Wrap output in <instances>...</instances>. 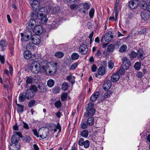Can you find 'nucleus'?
I'll return each instance as SVG.
<instances>
[{
  "instance_id": "f257e3e1",
  "label": "nucleus",
  "mask_w": 150,
  "mask_h": 150,
  "mask_svg": "<svg viewBox=\"0 0 150 150\" xmlns=\"http://www.w3.org/2000/svg\"><path fill=\"white\" fill-rule=\"evenodd\" d=\"M41 65L37 61L32 62L30 66V70L32 73L37 74L39 72L45 73L49 75H53L56 72L57 64L54 62L51 63L46 60L41 59Z\"/></svg>"
},
{
  "instance_id": "f03ea898",
  "label": "nucleus",
  "mask_w": 150,
  "mask_h": 150,
  "mask_svg": "<svg viewBox=\"0 0 150 150\" xmlns=\"http://www.w3.org/2000/svg\"><path fill=\"white\" fill-rule=\"evenodd\" d=\"M19 138L15 135H13L11 138V142L9 148L10 150H18L20 147L19 143Z\"/></svg>"
},
{
  "instance_id": "7ed1b4c3",
  "label": "nucleus",
  "mask_w": 150,
  "mask_h": 150,
  "mask_svg": "<svg viewBox=\"0 0 150 150\" xmlns=\"http://www.w3.org/2000/svg\"><path fill=\"white\" fill-rule=\"evenodd\" d=\"M94 103L90 102L86 106V110L87 112L84 113V116L86 117L93 116L95 114L96 110L93 108Z\"/></svg>"
},
{
  "instance_id": "20e7f679",
  "label": "nucleus",
  "mask_w": 150,
  "mask_h": 150,
  "mask_svg": "<svg viewBox=\"0 0 150 150\" xmlns=\"http://www.w3.org/2000/svg\"><path fill=\"white\" fill-rule=\"evenodd\" d=\"M29 91L26 90L25 92H23L20 93L19 96V100L21 102H24L26 100V99H30L32 98V95L30 94V93H29L30 92Z\"/></svg>"
},
{
  "instance_id": "39448f33",
  "label": "nucleus",
  "mask_w": 150,
  "mask_h": 150,
  "mask_svg": "<svg viewBox=\"0 0 150 150\" xmlns=\"http://www.w3.org/2000/svg\"><path fill=\"white\" fill-rule=\"evenodd\" d=\"M122 67L124 69H128L131 65V62L129 60L127 57H124L122 58Z\"/></svg>"
},
{
  "instance_id": "423d86ee",
  "label": "nucleus",
  "mask_w": 150,
  "mask_h": 150,
  "mask_svg": "<svg viewBox=\"0 0 150 150\" xmlns=\"http://www.w3.org/2000/svg\"><path fill=\"white\" fill-rule=\"evenodd\" d=\"M79 52L82 54H86L88 51L87 46L84 44H83L80 45L79 48Z\"/></svg>"
},
{
  "instance_id": "0eeeda50",
  "label": "nucleus",
  "mask_w": 150,
  "mask_h": 150,
  "mask_svg": "<svg viewBox=\"0 0 150 150\" xmlns=\"http://www.w3.org/2000/svg\"><path fill=\"white\" fill-rule=\"evenodd\" d=\"M90 6L89 4L87 3H85L83 4V7L80 8L79 11L81 13L85 14L86 13L87 10L89 9Z\"/></svg>"
},
{
  "instance_id": "6e6552de",
  "label": "nucleus",
  "mask_w": 150,
  "mask_h": 150,
  "mask_svg": "<svg viewBox=\"0 0 150 150\" xmlns=\"http://www.w3.org/2000/svg\"><path fill=\"white\" fill-rule=\"evenodd\" d=\"M139 0H132L129 2V7L132 9L136 8L138 6L139 2Z\"/></svg>"
},
{
  "instance_id": "1a4fd4ad",
  "label": "nucleus",
  "mask_w": 150,
  "mask_h": 150,
  "mask_svg": "<svg viewBox=\"0 0 150 150\" xmlns=\"http://www.w3.org/2000/svg\"><path fill=\"white\" fill-rule=\"evenodd\" d=\"M65 78V79L70 82L72 85H73L74 83L75 77L73 76L71 73H69Z\"/></svg>"
},
{
  "instance_id": "9d476101",
  "label": "nucleus",
  "mask_w": 150,
  "mask_h": 150,
  "mask_svg": "<svg viewBox=\"0 0 150 150\" xmlns=\"http://www.w3.org/2000/svg\"><path fill=\"white\" fill-rule=\"evenodd\" d=\"M33 38H31V40L33 44L36 45H38L39 44L40 42V37L38 35H36L33 36Z\"/></svg>"
},
{
  "instance_id": "9b49d317",
  "label": "nucleus",
  "mask_w": 150,
  "mask_h": 150,
  "mask_svg": "<svg viewBox=\"0 0 150 150\" xmlns=\"http://www.w3.org/2000/svg\"><path fill=\"white\" fill-rule=\"evenodd\" d=\"M112 85V82L110 80L106 81L103 86V88L105 91H108Z\"/></svg>"
},
{
  "instance_id": "f8f14e48",
  "label": "nucleus",
  "mask_w": 150,
  "mask_h": 150,
  "mask_svg": "<svg viewBox=\"0 0 150 150\" xmlns=\"http://www.w3.org/2000/svg\"><path fill=\"white\" fill-rule=\"evenodd\" d=\"M33 31L35 33H37V35H38V34H40L42 32V28L40 25H36L33 29Z\"/></svg>"
},
{
  "instance_id": "ddd939ff",
  "label": "nucleus",
  "mask_w": 150,
  "mask_h": 150,
  "mask_svg": "<svg viewBox=\"0 0 150 150\" xmlns=\"http://www.w3.org/2000/svg\"><path fill=\"white\" fill-rule=\"evenodd\" d=\"M40 23L41 24H45L48 20V19L46 15H40L39 18Z\"/></svg>"
},
{
  "instance_id": "4468645a",
  "label": "nucleus",
  "mask_w": 150,
  "mask_h": 150,
  "mask_svg": "<svg viewBox=\"0 0 150 150\" xmlns=\"http://www.w3.org/2000/svg\"><path fill=\"white\" fill-rule=\"evenodd\" d=\"M31 6L33 9L37 10L40 7L39 2L36 0H34L32 2Z\"/></svg>"
},
{
  "instance_id": "2eb2a0df",
  "label": "nucleus",
  "mask_w": 150,
  "mask_h": 150,
  "mask_svg": "<svg viewBox=\"0 0 150 150\" xmlns=\"http://www.w3.org/2000/svg\"><path fill=\"white\" fill-rule=\"evenodd\" d=\"M37 11V10H35L34 12L32 13L31 15V19H33V20H38L39 18L40 14H38Z\"/></svg>"
},
{
  "instance_id": "dca6fc26",
  "label": "nucleus",
  "mask_w": 150,
  "mask_h": 150,
  "mask_svg": "<svg viewBox=\"0 0 150 150\" xmlns=\"http://www.w3.org/2000/svg\"><path fill=\"white\" fill-rule=\"evenodd\" d=\"M27 25L29 28L33 29L35 26H36V21L35 20L30 19L28 23H27Z\"/></svg>"
},
{
  "instance_id": "f3484780",
  "label": "nucleus",
  "mask_w": 150,
  "mask_h": 150,
  "mask_svg": "<svg viewBox=\"0 0 150 150\" xmlns=\"http://www.w3.org/2000/svg\"><path fill=\"white\" fill-rule=\"evenodd\" d=\"M26 90H30V92H29V93H30V94L32 95V98L33 96V93L37 91L38 90L36 86L34 85H31L30 86L29 89ZM28 93L29 94H30L29 93Z\"/></svg>"
},
{
  "instance_id": "a211bd4d",
  "label": "nucleus",
  "mask_w": 150,
  "mask_h": 150,
  "mask_svg": "<svg viewBox=\"0 0 150 150\" xmlns=\"http://www.w3.org/2000/svg\"><path fill=\"white\" fill-rule=\"evenodd\" d=\"M113 34L111 31H109L106 34L105 38V40L110 41L113 37Z\"/></svg>"
},
{
  "instance_id": "6ab92c4d",
  "label": "nucleus",
  "mask_w": 150,
  "mask_h": 150,
  "mask_svg": "<svg viewBox=\"0 0 150 150\" xmlns=\"http://www.w3.org/2000/svg\"><path fill=\"white\" fill-rule=\"evenodd\" d=\"M120 78L119 75L118 73H116L113 74L111 77V80L113 82L117 81Z\"/></svg>"
},
{
  "instance_id": "aec40b11",
  "label": "nucleus",
  "mask_w": 150,
  "mask_h": 150,
  "mask_svg": "<svg viewBox=\"0 0 150 150\" xmlns=\"http://www.w3.org/2000/svg\"><path fill=\"white\" fill-rule=\"evenodd\" d=\"M7 45V43L6 41L4 40H1L0 41V47L2 51L5 50V47Z\"/></svg>"
},
{
  "instance_id": "412c9836",
  "label": "nucleus",
  "mask_w": 150,
  "mask_h": 150,
  "mask_svg": "<svg viewBox=\"0 0 150 150\" xmlns=\"http://www.w3.org/2000/svg\"><path fill=\"white\" fill-rule=\"evenodd\" d=\"M38 91L41 93H43L47 90L45 86L43 84L39 85L38 86Z\"/></svg>"
},
{
  "instance_id": "4be33fe9",
  "label": "nucleus",
  "mask_w": 150,
  "mask_h": 150,
  "mask_svg": "<svg viewBox=\"0 0 150 150\" xmlns=\"http://www.w3.org/2000/svg\"><path fill=\"white\" fill-rule=\"evenodd\" d=\"M20 35L22 37L21 38V41H22V38L24 36V35H26L28 36H30L31 37H32V35L31 31L28 29L26 30L24 33H21Z\"/></svg>"
},
{
  "instance_id": "5701e85b",
  "label": "nucleus",
  "mask_w": 150,
  "mask_h": 150,
  "mask_svg": "<svg viewBox=\"0 0 150 150\" xmlns=\"http://www.w3.org/2000/svg\"><path fill=\"white\" fill-rule=\"evenodd\" d=\"M99 95L98 92H96L94 93L91 97L90 100L92 101H95L98 98Z\"/></svg>"
},
{
  "instance_id": "b1692460",
  "label": "nucleus",
  "mask_w": 150,
  "mask_h": 150,
  "mask_svg": "<svg viewBox=\"0 0 150 150\" xmlns=\"http://www.w3.org/2000/svg\"><path fill=\"white\" fill-rule=\"evenodd\" d=\"M17 105L18 106L17 109V110L18 112L21 114L24 111V106L21 105L19 104H17L16 102Z\"/></svg>"
},
{
  "instance_id": "393cba45",
  "label": "nucleus",
  "mask_w": 150,
  "mask_h": 150,
  "mask_svg": "<svg viewBox=\"0 0 150 150\" xmlns=\"http://www.w3.org/2000/svg\"><path fill=\"white\" fill-rule=\"evenodd\" d=\"M105 68L103 67H100L98 69V73L100 75H103L105 73Z\"/></svg>"
},
{
  "instance_id": "a878e982",
  "label": "nucleus",
  "mask_w": 150,
  "mask_h": 150,
  "mask_svg": "<svg viewBox=\"0 0 150 150\" xmlns=\"http://www.w3.org/2000/svg\"><path fill=\"white\" fill-rule=\"evenodd\" d=\"M23 55L24 58L26 59H30L31 56V53L29 50L25 52Z\"/></svg>"
},
{
  "instance_id": "bb28decb",
  "label": "nucleus",
  "mask_w": 150,
  "mask_h": 150,
  "mask_svg": "<svg viewBox=\"0 0 150 150\" xmlns=\"http://www.w3.org/2000/svg\"><path fill=\"white\" fill-rule=\"evenodd\" d=\"M94 118L93 117H90L88 118L87 121V124L88 126H91L94 124Z\"/></svg>"
},
{
  "instance_id": "cd10ccee",
  "label": "nucleus",
  "mask_w": 150,
  "mask_h": 150,
  "mask_svg": "<svg viewBox=\"0 0 150 150\" xmlns=\"http://www.w3.org/2000/svg\"><path fill=\"white\" fill-rule=\"evenodd\" d=\"M69 85L67 82H64L62 84V89L64 91H67Z\"/></svg>"
},
{
  "instance_id": "c85d7f7f",
  "label": "nucleus",
  "mask_w": 150,
  "mask_h": 150,
  "mask_svg": "<svg viewBox=\"0 0 150 150\" xmlns=\"http://www.w3.org/2000/svg\"><path fill=\"white\" fill-rule=\"evenodd\" d=\"M46 8L45 7L40 8L38 11V14H40V15H46Z\"/></svg>"
},
{
  "instance_id": "c756f323",
  "label": "nucleus",
  "mask_w": 150,
  "mask_h": 150,
  "mask_svg": "<svg viewBox=\"0 0 150 150\" xmlns=\"http://www.w3.org/2000/svg\"><path fill=\"white\" fill-rule=\"evenodd\" d=\"M37 55L34 54H33L32 55H31V58L32 60L33 61H38V62H41V61H42V59L41 58H37Z\"/></svg>"
},
{
  "instance_id": "7c9ffc66",
  "label": "nucleus",
  "mask_w": 150,
  "mask_h": 150,
  "mask_svg": "<svg viewBox=\"0 0 150 150\" xmlns=\"http://www.w3.org/2000/svg\"><path fill=\"white\" fill-rule=\"evenodd\" d=\"M33 46L34 45L32 42H29L26 46V49L29 50H31L33 49Z\"/></svg>"
},
{
  "instance_id": "2f4dec72",
  "label": "nucleus",
  "mask_w": 150,
  "mask_h": 150,
  "mask_svg": "<svg viewBox=\"0 0 150 150\" xmlns=\"http://www.w3.org/2000/svg\"><path fill=\"white\" fill-rule=\"evenodd\" d=\"M79 54L76 53H73L71 55V58L73 60H76L79 57Z\"/></svg>"
},
{
  "instance_id": "473e14b6",
  "label": "nucleus",
  "mask_w": 150,
  "mask_h": 150,
  "mask_svg": "<svg viewBox=\"0 0 150 150\" xmlns=\"http://www.w3.org/2000/svg\"><path fill=\"white\" fill-rule=\"evenodd\" d=\"M64 55V53L61 52H56L54 54L55 56L57 58H61Z\"/></svg>"
},
{
  "instance_id": "72a5a7b5",
  "label": "nucleus",
  "mask_w": 150,
  "mask_h": 150,
  "mask_svg": "<svg viewBox=\"0 0 150 150\" xmlns=\"http://www.w3.org/2000/svg\"><path fill=\"white\" fill-rule=\"evenodd\" d=\"M81 135L84 137L87 138L88 135V131L87 130H83L81 132Z\"/></svg>"
},
{
  "instance_id": "f704fd0d",
  "label": "nucleus",
  "mask_w": 150,
  "mask_h": 150,
  "mask_svg": "<svg viewBox=\"0 0 150 150\" xmlns=\"http://www.w3.org/2000/svg\"><path fill=\"white\" fill-rule=\"evenodd\" d=\"M114 45L113 44H111L108 46L107 50L109 52H112L114 50Z\"/></svg>"
},
{
  "instance_id": "c9c22d12",
  "label": "nucleus",
  "mask_w": 150,
  "mask_h": 150,
  "mask_svg": "<svg viewBox=\"0 0 150 150\" xmlns=\"http://www.w3.org/2000/svg\"><path fill=\"white\" fill-rule=\"evenodd\" d=\"M54 82L52 79H50L47 81V85L50 87H52L54 85Z\"/></svg>"
},
{
  "instance_id": "e433bc0d",
  "label": "nucleus",
  "mask_w": 150,
  "mask_h": 150,
  "mask_svg": "<svg viewBox=\"0 0 150 150\" xmlns=\"http://www.w3.org/2000/svg\"><path fill=\"white\" fill-rule=\"evenodd\" d=\"M127 46L126 45H122L119 50V51L121 53L125 52L127 49Z\"/></svg>"
},
{
  "instance_id": "4c0bfd02",
  "label": "nucleus",
  "mask_w": 150,
  "mask_h": 150,
  "mask_svg": "<svg viewBox=\"0 0 150 150\" xmlns=\"http://www.w3.org/2000/svg\"><path fill=\"white\" fill-rule=\"evenodd\" d=\"M23 139L24 142L28 143L31 140V138L30 136L26 135L23 137Z\"/></svg>"
},
{
  "instance_id": "58836bf2",
  "label": "nucleus",
  "mask_w": 150,
  "mask_h": 150,
  "mask_svg": "<svg viewBox=\"0 0 150 150\" xmlns=\"http://www.w3.org/2000/svg\"><path fill=\"white\" fill-rule=\"evenodd\" d=\"M144 51L141 49L139 50L137 52V55L138 58H141L144 54Z\"/></svg>"
},
{
  "instance_id": "ea45409f",
  "label": "nucleus",
  "mask_w": 150,
  "mask_h": 150,
  "mask_svg": "<svg viewBox=\"0 0 150 150\" xmlns=\"http://www.w3.org/2000/svg\"><path fill=\"white\" fill-rule=\"evenodd\" d=\"M67 94L66 93H63L61 96V100L62 101H64L66 100L67 99Z\"/></svg>"
},
{
  "instance_id": "a19ab883",
  "label": "nucleus",
  "mask_w": 150,
  "mask_h": 150,
  "mask_svg": "<svg viewBox=\"0 0 150 150\" xmlns=\"http://www.w3.org/2000/svg\"><path fill=\"white\" fill-rule=\"evenodd\" d=\"M142 18L143 20L144 21H146L149 18V15H146L144 14V13H143L141 15Z\"/></svg>"
},
{
  "instance_id": "79ce46f5",
  "label": "nucleus",
  "mask_w": 150,
  "mask_h": 150,
  "mask_svg": "<svg viewBox=\"0 0 150 150\" xmlns=\"http://www.w3.org/2000/svg\"><path fill=\"white\" fill-rule=\"evenodd\" d=\"M54 105L57 108H59L61 107L62 105V103L60 100H58L56 101L54 104Z\"/></svg>"
},
{
  "instance_id": "37998d69",
  "label": "nucleus",
  "mask_w": 150,
  "mask_h": 150,
  "mask_svg": "<svg viewBox=\"0 0 150 150\" xmlns=\"http://www.w3.org/2000/svg\"><path fill=\"white\" fill-rule=\"evenodd\" d=\"M114 66V63L111 60L110 61L108 62V67L110 69H112Z\"/></svg>"
},
{
  "instance_id": "c03bdc74",
  "label": "nucleus",
  "mask_w": 150,
  "mask_h": 150,
  "mask_svg": "<svg viewBox=\"0 0 150 150\" xmlns=\"http://www.w3.org/2000/svg\"><path fill=\"white\" fill-rule=\"evenodd\" d=\"M95 12V10L94 8H92L91 9L89 12V16L90 18H92L94 16Z\"/></svg>"
},
{
  "instance_id": "a18cd8bd",
  "label": "nucleus",
  "mask_w": 150,
  "mask_h": 150,
  "mask_svg": "<svg viewBox=\"0 0 150 150\" xmlns=\"http://www.w3.org/2000/svg\"><path fill=\"white\" fill-rule=\"evenodd\" d=\"M83 143L84 144L83 145L85 148L87 149L89 147L90 145V142L89 140H86Z\"/></svg>"
},
{
  "instance_id": "49530a36",
  "label": "nucleus",
  "mask_w": 150,
  "mask_h": 150,
  "mask_svg": "<svg viewBox=\"0 0 150 150\" xmlns=\"http://www.w3.org/2000/svg\"><path fill=\"white\" fill-rule=\"evenodd\" d=\"M48 136V134L46 132L44 131L42 134L40 135L39 137L42 139L46 138Z\"/></svg>"
},
{
  "instance_id": "de8ad7c7",
  "label": "nucleus",
  "mask_w": 150,
  "mask_h": 150,
  "mask_svg": "<svg viewBox=\"0 0 150 150\" xmlns=\"http://www.w3.org/2000/svg\"><path fill=\"white\" fill-rule=\"evenodd\" d=\"M52 90L53 93H59L60 90V88L58 86H56L54 87Z\"/></svg>"
},
{
  "instance_id": "09e8293b",
  "label": "nucleus",
  "mask_w": 150,
  "mask_h": 150,
  "mask_svg": "<svg viewBox=\"0 0 150 150\" xmlns=\"http://www.w3.org/2000/svg\"><path fill=\"white\" fill-rule=\"evenodd\" d=\"M26 82L27 84H31L33 83V78L32 77H27Z\"/></svg>"
},
{
  "instance_id": "8fccbe9b",
  "label": "nucleus",
  "mask_w": 150,
  "mask_h": 150,
  "mask_svg": "<svg viewBox=\"0 0 150 150\" xmlns=\"http://www.w3.org/2000/svg\"><path fill=\"white\" fill-rule=\"evenodd\" d=\"M35 100H31L28 103V107L29 108L32 107L35 103Z\"/></svg>"
},
{
  "instance_id": "3c124183",
  "label": "nucleus",
  "mask_w": 150,
  "mask_h": 150,
  "mask_svg": "<svg viewBox=\"0 0 150 150\" xmlns=\"http://www.w3.org/2000/svg\"><path fill=\"white\" fill-rule=\"evenodd\" d=\"M85 142L84 139L83 138H81L79 140L78 143L79 146H83L84 143Z\"/></svg>"
},
{
  "instance_id": "603ef678",
  "label": "nucleus",
  "mask_w": 150,
  "mask_h": 150,
  "mask_svg": "<svg viewBox=\"0 0 150 150\" xmlns=\"http://www.w3.org/2000/svg\"><path fill=\"white\" fill-rule=\"evenodd\" d=\"M127 69H124V68H123V67H120V69L118 71V73H119L120 74H122L125 73V70H127Z\"/></svg>"
},
{
  "instance_id": "864d4df0",
  "label": "nucleus",
  "mask_w": 150,
  "mask_h": 150,
  "mask_svg": "<svg viewBox=\"0 0 150 150\" xmlns=\"http://www.w3.org/2000/svg\"><path fill=\"white\" fill-rule=\"evenodd\" d=\"M134 67L136 70H139L140 69V66L139 63V62H136L134 65Z\"/></svg>"
},
{
  "instance_id": "5fc2aeb1",
  "label": "nucleus",
  "mask_w": 150,
  "mask_h": 150,
  "mask_svg": "<svg viewBox=\"0 0 150 150\" xmlns=\"http://www.w3.org/2000/svg\"><path fill=\"white\" fill-rule=\"evenodd\" d=\"M148 5L146 2H144V4H142L141 6V8L144 10L147 9L148 8Z\"/></svg>"
},
{
  "instance_id": "6e6d98bb",
  "label": "nucleus",
  "mask_w": 150,
  "mask_h": 150,
  "mask_svg": "<svg viewBox=\"0 0 150 150\" xmlns=\"http://www.w3.org/2000/svg\"><path fill=\"white\" fill-rule=\"evenodd\" d=\"M23 40L25 41H27L29 40L30 39H31L32 37L28 36L26 35H24V36L23 37Z\"/></svg>"
},
{
  "instance_id": "4d7b16f0",
  "label": "nucleus",
  "mask_w": 150,
  "mask_h": 150,
  "mask_svg": "<svg viewBox=\"0 0 150 150\" xmlns=\"http://www.w3.org/2000/svg\"><path fill=\"white\" fill-rule=\"evenodd\" d=\"M78 65V63L76 62L72 64L70 67V70H74L77 67Z\"/></svg>"
},
{
  "instance_id": "13d9d810",
  "label": "nucleus",
  "mask_w": 150,
  "mask_h": 150,
  "mask_svg": "<svg viewBox=\"0 0 150 150\" xmlns=\"http://www.w3.org/2000/svg\"><path fill=\"white\" fill-rule=\"evenodd\" d=\"M111 93V92L110 91H108L105 92L104 95V97L105 98H108L110 97V95Z\"/></svg>"
},
{
  "instance_id": "bf43d9fd",
  "label": "nucleus",
  "mask_w": 150,
  "mask_h": 150,
  "mask_svg": "<svg viewBox=\"0 0 150 150\" xmlns=\"http://www.w3.org/2000/svg\"><path fill=\"white\" fill-rule=\"evenodd\" d=\"M137 56V53L134 51L132 52L130 54V57L131 58H135Z\"/></svg>"
},
{
  "instance_id": "052dcab7",
  "label": "nucleus",
  "mask_w": 150,
  "mask_h": 150,
  "mask_svg": "<svg viewBox=\"0 0 150 150\" xmlns=\"http://www.w3.org/2000/svg\"><path fill=\"white\" fill-rule=\"evenodd\" d=\"M88 126L87 124V123L86 124V123H83L81 125V128L83 129H86L88 127Z\"/></svg>"
},
{
  "instance_id": "680f3d73",
  "label": "nucleus",
  "mask_w": 150,
  "mask_h": 150,
  "mask_svg": "<svg viewBox=\"0 0 150 150\" xmlns=\"http://www.w3.org/2000/svg\"><path fill=\"white\" fill-rule=\"evenodd\" d=\"M78 8V5L76 4L71 5L70 6V8L71 10H75L76 9Z\"/></svg>"
},
{
  "instance_id": "e2e57ef3",
  "label": "nucleus",
  "mask_w": 150,
  "mask_h": 150,
  "mask_svg": "<svg viewBox=\"0 0 150 150\" xmlns=\"http://www.w3.org/2000/svg\"><path fill=\"white\" fill-rule=\"evenodd\" d=\"M91 71L93 72L96 71L97 68L96 65L95 64H93L91 67Z\"/></svg>"
},
{
  "instance_id": "0e129e2a",
  "label": "nucleus",
  "mask_w": 150,
  "mask_h": 150,
  "mask_svg": "<svg viewBox=\"0 0 150 150\" xmlns=\"http://www.w3.org/2000/svg\"><path fill=\"white\" fill-rule=\"evenodd\" d=\"M114 12L115 13V18H116L115 20H116L118 14L117 8H114Z\"/></svg>"
},
{
  "instance_id": "69168bd1",
  "label": "nucleus",
  "mask_w": 150,
  "mask_h": 150,
  "mask_svg": "<svg viewBox=\"0 0 150 150\" xmlns=\"http://www.w3.org/2000/svg\"><path fill=\"white\" fill-rule=\"evenodd\" d=\"M0 61L2 64H4V63L5 59L4 56L0 55Z\"/></svg>"
},
{
  "instance_id": "338daca9",
  "label": "nucleus",
  "mask_w": 150,
  "mask_h": 150,
  "mask_svg": "<svg viewBox=\"0 0 150 150\" xmlns=\"http://www.w3.org/2000/svg\"><path fill=\"white\" fill-rule=\"evenodd\" d=\"M101 52L100 50H99L97 51L96 52L95 54V55L96 57H98L101 55Z\"/></svg>"
},
{
  "instance_id": "774afa93",
  "label": "nucleus",
  "mask_w": 150,
  "mask_h": 150,
  "mask_svg": "<svg viewBox=\"0 0 150 150\" xmlns=\"http://www.w3.org/2000/svg\"><path fill=\"white\" fill-rule=\"evenodd\" d=\"M23 127L26 129H28L29 128L28 125L26 122H23Z\"/></svg>"
}]
</instances>
